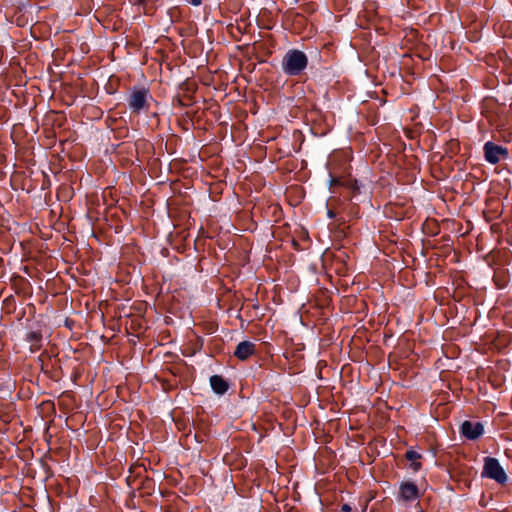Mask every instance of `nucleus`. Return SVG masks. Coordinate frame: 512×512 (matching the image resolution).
<instances>
[{
	"label": "nucleus",
	"instance_id": "1",
	"mask_svg": "<svg viewBox=\"0 0 512 512\" xmlns=\"http://www.w3.org/2000/svg\"><path fill=\"white\" fill-rule=\"evenodd\" d=\"M308 65V58L303 51L291 49L286 52L282 59L281 67L285 74L297 76L301 74Z\"/></svg>",
	"mask_w": 512,
	"mask_h": 512
},
{
	"label": "nucleus",
	"instance_id": "2",
	"mask_svg": "<svg viewBox=\"0 0 512 512\" xmlns=\"http://www.w3.org/2000/svg\"><path fill=\"white\" fill-rule=\"evenodd\" d=\"M483 476L495 480L496 482L503 484L507 481V474L499 461L493 457H486L484 460Z\"/></svg>",
	"mask_w": 512,
	"mask_h": 512
},
{
	"label": "nucleus",
	"instance_id": "3",
	"mask_svg": "<svg viewBox=\"0 0 512 512\" xmlns=\"http://www.w3.org/2000/svg\"><path fill=\"white\" fill-rule=\"evenodd\" d=\"M150 94L144 88L133 89L129 97V107L132 112L139 113L140 111L148 108V98Z\"/></svg>",
	"mask_w": 512,
	"mask_h": 512
},
{
	"label": "nucleus",
	"instance_id": "4",
	"mask_svg": "<svg viewBox=\"0 0 512 512\" xmlns=\"http://www.w3.org/2000/svg\"><path fill=\"white\" fill-rule=\"evenodd\" d=\"M483 149L485 160L490 164H497L502 159H506L508 157V151L506 148L496 145L490 141L484 144Z\"/></svg>",
	"mask_w": 512,
	"mask_h": 512
},
{
	"label": "nucleus",
	"instance_id": "5",
	"mask_svg": "<svg viewBox=\"0 0 512 512\" xmlns=\"http://www.w3.org/2000/svg\"><path fill=\"white\" fill-rule=\"evenodd\" d=\"M421 494L417 485L410 481H404L399 486L397 499L403 503H410L417 501Z\"/></svg>",
	"mask_w": 512,
	"mask_h": 512
},
{
	"label": "nucleus",
	"instance_id": "6",
	"mask_svg": "<svg viewBox=\"0 0 512 512\" xmlns=\"http://www.w3.org/2000/svg\"><path fill=\"white\" fill-rule=\"evenodd\" d=\"M460 433L468 440H476L484 433V427L480 422L466 420L460 426Z\"/></svg>",
	"mask_w": 512,
	"mask_h": 512
},
{
	"label": "nucleus",
	"instance_id": "7",
	"mask_svg": "<svg viewBox=\"0 0 512 512\" xmlns=\"http://www.w3.org/2000/svg\"><path fill=\"white\" fill-rule=\"evenodd\" d=\"M255 353V344L251 341L240 342L234 351V355L239 360H246Z\"/></svg>",
	"mask_w": 512,
	"mask_h": 512
},
{
	"label": "nucleus",
	"instance_id": "8",
	"mask_svg": "<svg viewBox=\"0 0 512 512\" xmlns=\"http://www.w3.org/2000/svg\"><path fill=\"white\" fill-rule=\"evenodd\" d=\"M210 385L212 390L218 395L225 394L229 388L228 382L220 375L211 376Z\"/></svg>",
	"mask_w": 512,
	"mask_h": 512
},
{
	"label": "nucleus",
	"instance_id": "9",
	"mask_svg": "<svg viewBox=\"0 0 512 512\" xmlns=\"http://www.w3.org/2000/svg\"><path fill=\"white\" fill-rule=\"evenodd\" d=\"M27 340L31 343V350L37 351L41 347L42 334L39 331H31L27 334Z\"/></svg>",
	"mask_w": 512,
	"mask_h": 512
},
{
	"label": "nucleus",
	"instance_id": "10",
	"mask_svg": "<svg viewBox=\"0 0 512 512\" xmlns=\"http://www.w3.org/2000/svg\"><path fill=\"white\" fill-rule=\"evenodd\" d=\"M420 458L421 455L414 450H409L406 452V459L411 462V467L415 472L421 468V463L418 461Z\"/></svg>",
	"mask_w": 512,
	"mask_h": 512
},
{
	"label": "nucleus",
	"instance_id": "11",
	"mask_svg": "<svg viewBox=\"0 0 512 512\" xmlns=\"http://www.w3.org/2000/svg\"><path fill=\"white\" fill-rule=\"evenodd\" d=\"M352 510L351 506L347 503L343 504L341 506V511L342 512H350Z\"/></svg>",
	"mask_w": 512,
	"mask_h": 512
},
{
	"label": "nucleus",
	"instance_id": "12",
	"mask_svg": "<svg viewBox=\"0 0 512 512\" xmlns=\"http://www.w3.org/2000/svg\"><path fill=\"white\" fill-rule=\"evenodd\" d=\"M187 2L193 6H199L202 3V0H187Z\"/></svg>",
	"mask_w": 512,
	"mask_h": 512
}]
</instances>
